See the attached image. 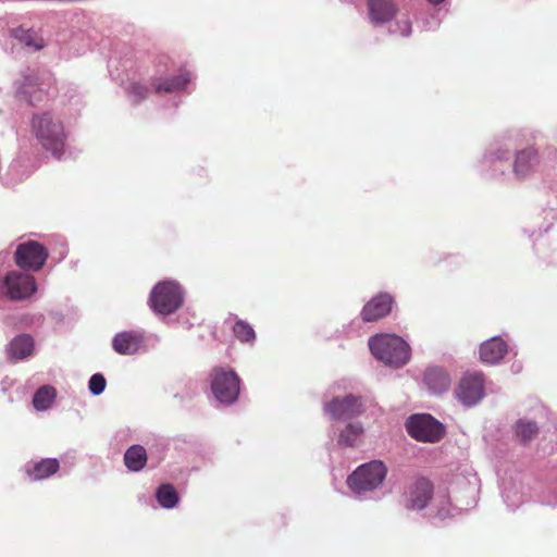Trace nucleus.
<instances>
[{
    "label": "nucleus",
    "mask_w": 557,
    "mask_h": 557,
    "mask_svg": "<svg viewBox=\"0 0 557 557\" xmlns=\"http://www.w3.org/2000/svg\"><path fill=\"white\" fill-rule=\"evenodd\" d=\"M45 85V77L40 73H33L24 77L21 91L25 96L32 97V91L34 87H41Z\"/></svg>",
    "instance_id": "cd10ccee"
},
{
    "label": "nucleus",
    "mask_w": 557,
    "mask_h": 557,
    "mask_svg": "<svg viewBox=\"0 0 557 557\" xmlns=\"http://www.w3.org/2000/svg\"><path fill=\"white\" fill-rule=\"evenodd\" d=\"M11 36L18 42L26 47L33 48L38 51L45 48V39L33 28H25L23 26L11 29Z\"/></svg>",
    "instance_id": "a211bd4d"
},
{
    "label": "nucleus",
    "mask_w": 557,
    "mask_h": 557,
    "mask_svg": "<svg viewBox=\"0 0 557 557\" xmlns=\"http://www.w3.org/2000/svg\"><path fill=\"white\" fill-rule=\"evenodd\" d=\"M156 497L163 508H173L178 503L177 492L171 484L160 485L157 490Z\"/></svg>",
    "instance_id": "a878e982"
},
{
    "label": "nucleus",
    "mask_w": 557,
    "mask_h": 557,
    "mask_svg": "<svg viewBox=\"0 0 557 557\" xmlns=\"http://www.w3.org/2000/svg\"><path fill=\"white\" fill-rule=\"evenodd\" d=\"M539 433V426L535 422L529 420H519L515 425V435L521 443H528Z\"/></svg>",
    "instance_id": "5701e85b"
},
{
    "label": "nucleus",
    "mask_w": 557,
    "mask_h": 557,
    "mask_svg": "<svg viewBox=\"0 0 557 557\" xmlns=\"http://www.w3.org/2000/svg\"><path fill=\"white\" fill-rule=\"evenodd\" d=\"M387 474V468L380 460L359 466L347 479V484L356 493L371 492L379 487Z\"/></svg>",
    "instance_id": "7ed1b4c3"
},
{
    "label": "nucleus",
    "mask_w": 557,
    "mask_h": 557,
    "mask_svg": "<svg viewBox=\"0 0 557 557\" xmlns=\"http://www.w3.org/2000/svg\"><path fill=\"white\" fill-rule=\"evenodd\" d=\"M124 463L131 471H140L147 463L146 449L140 445L131 446L124 454Z\"/></svg>",
    "instance_id": "412c9836"
},
{
    "label": "nucleus",
    "mask_w": 557,
    "mask_h": 557,
    "mask_svg": "<svg viewBox=\"0 0 557 557\" xmlns=\"http://www.w3.org/2000/svg\"><path fill=\"white\" fill-rule=\"evenodd\" d=\"M540 158L537 151L528 147L517 151L513 161V173L518 177H525L531 174L534 169L539 165Z\"/></svg>",
    "instance_id": "ddd939ff"
},
{
    "label": "nucleus",
    "mask_w": 557,
    "mask_h": 557,
    "mask_svg": "<svg viewBox=\"0 0 557 557\" xmlns=\"http://www.w3.org/2000/svg\"><path fill=\"white\" fill-rule=\"evenodd\" d=\"M49 257L46 246L36 240H27L17 245L14 252L15 264L24 271H40Z\"/></svg>",
    "instance_id": "0eeeda50"
},
{
    "label": "nucleus",
    "mask_w": 557,
    "mask_h": 557,
    "mask_svg": "<svg viewBox=\"0 0 557 557\" xmlns=\"http://www.w3.org/2000/svg\"><path fill=\"white\" fill-rule=\"evenodd\" d=\"M189 82V77L187 74L182 73L172 78L165 79L162 83H159L154 86V90L157 94L160 92H174L183 89Z\"/></svg>",
    "instance_id": "393cba45"
},
{
    "label": "nucleus",
    "mask_w": 557,
    "mask_h": 557,
    "mask_svg": "<svg viewBox=\"0 0 557 557\" xmlns=\"http://www.w3.org/2000/svg\"><path fill=\"white\" fill-rule=\"evenodd\" d=\"M324 411L333 420H349L361 416L364 407L360 397L346 395L335 397L324 406Z\"/></svg>",
    "instance_id": "1a4fd4ad"
},
{
    "label": "nucleus",
    "mask_w": 557,
    "mask_h": 557,
    "mask_svg": "<svg viewBox=\"0 0 557 557\" xmlns=\"http://www.w3.org/2000/svg\"><path fill=\"white\" fill-rule=\"evenodd\" d=\"M107 382L102 374L96 373L89 380V391L94 395H100L106 388Z\"/></svg>",
    "instance_id": "c756f323"
},
{
    "label": "nucleus",
    "mask_w": 557,
    "mask_h": 557,
    "mask_svg": "<svg viewBox=\"0 0 557 557\" xmlns=\"http://www.w3.org/2000/svg\"><path fill=\"white\" fill-rule=\"evenodd\" d=\"M211 391L216 400L232 405L239 396L240 380L233 370L214 368L211 371Z\"/></svg>",
    "instance_id": "39448f33"
},
{
    "label": "nucleus",
    "mask_w": 557,
    "mask_h": 557,
    "mask_svg": "<svg viewBox=\"0 0 557 557\" xmlns=\"http://www.w3.org/2000/svg\"><path fill=\"white\" fill-rule=\"evenodd\" d=\"M60 469V462L55 458H45L39 461L28 462L25 466V472L33 481L48 479L55 474Z\"/></svg>",
    "instance_id": "dca6fc26"
},
{
    "label": "nucleus",
    "mask_w": 557,
    "mask_h": 557,
    "mask_svg": "<svg viewBox=\"0 0 557 557\" xmlns=\"http://www.w3.org/2000/svg\"><path fill=\"white\" fill-rule=\"evenodd\" d=\"M430 3L432 4H440L442 3L444 0H428Z\"/></svg>",
    "instance_id": "7c9ffc66"
},
{
    "label": "nucleus",
    "mask_w": 557,
    "mask_h": 557,
    "mask_svg": "<svg viewBox=\"0 0 557 557\" xmlns=\"http://www.w3.org/2000/svg\"><path fill=\"white\" fill-rule=\"evenodd\" d=\"M458 400L465 406L478 404L484 396V375L481 372L466 373L456 389Z\"/></svg>",
    "instance_id": "6e6552de"
},
{
    "label": "nucleus",
    "mask_w": 557,
    "mask_h": 557,
    "mask_svg": "<svg viewBox=\"0 0 557 557\" xmlns=\"http://www.w3.org/2000/svg\"><path fill=\"white\" fill-rule=\"evenodd\" d=\"M7 295L12 300H24L37 290V283L33 275L16 271L9 272L4 277Z\"/></svg>",
    "instance_id": "9d476101"
},
{
    "label": "nucleus",
    "mask_w": 557,
    "mask_h": 557,
    "mask_svg": "<svg viewBox=\"0 0 557 557\" xmlns=\"http://www.w3.org/2000/svg\"><path fill=\"white\" fill-rule=\"evenodd\" d=\"M34 350V341L27 334L13 338L9 345V355L12 359L23 360L30 356Z\"/></svg>",
    "instance_id": "aec40b11"
},
{
    "label": "nucleus",
    "mask_w": 557,
    "mask_h": 557,
    "mask_svg": "<svg viewBox=\"0 0 557 557\" xmlns=\"http://www.w3.org/2000/svg\"><path fill=\"white\" fill-rule=\"evenodd\" d=\"M507 354V345L500 337H493L480 346V359L484 363H496Z\"/></svg>",
    "instance_id": "f3484780"
},
{
    "label": "nucleus",
    "mask_w": 557,
    "mask_h": 557,
    "mask_svg": "<svg viewBox=\"0 0 557 557\" xmlns=\"http://www.w3.org/2000/svg\"><path fill=\"white\" fill-rule=\"evenodd\" d=\"M233 333L237 339L243 343H253L256 339V333L252 326L244 321L237 320L233 326Z\"/></svg>",
    "instance_id": "bb28decb"
},
{
    "label": "nucleus",
    "mask_w": 557,
    "mask_h": 557,
    "mask_svg": "<svg viewBox=\"0 0 557 557\" xmlns=\"http://www.w3.org/2000/svg\"><path fill=\"white\" fill-rule=\"evenodd\" d=\"M362 433L363 428L360 423H348L338 436V444L346 447H352L356 445Z\"/></svg>",
    "instance_id": "b1692460"
},
{
    "label": "nucleus",
    "mask_w": 557,
    "mask_h": 557,
    "mask_svg": "<svg viewBox=\"0 0 557 557\" xmlns=\"http://www.w3.org/2000/svg\"><path fill=\"white\" fill-rule=\"evenodd\" d=\"M57 396V391L51 385H44L39 387L33 398V405L37 410H47L53 404Z\"/></svg>",
    "instance_id": "4be33fe9"
},
{
    "label": "nucleus",
    "mask_w": 557,
    "mask_h": 557,
    "mask_svg": "<svg viewBox=\"0 0 557 557\" xmlns=\"http://www.w3.org/2000/svg\"><path fill=\"white\" fill-rule=\"evenodd\" d=\"M406 429L412 438L424 443H436L445 434L443 424L426 413L413 414L408 418Z\"/></svg>",
    "instance_id": "423d86ee"
},
{
    "label": "nucleus",
    "mask_w": 557,
    "mask_h": 557,
    "mask_svg": "<svg viewBox=\"0 0 557 557\" xmlns=\"http://www.w3.org/2000/svg\"><path fill=\"white\" fill-rule=\"evenodd\" d=\"M150 306L159 314L168 315L175 312L183 304V292L174 282L158 283L150 294Z\"/></svg>",
    "instance_id": "20e7f679"
},
{
    "label": "nucleus",
    "mask_w": 557,
    "mask_h": 557,
    "mask_svg": "<svg viewBox=\"0 0 557 557\" xmlns=\"http://www.w3.org/2000/svg\"><path fill=\"white\" fill-rule=\"evenodd\" d=\"M143 342V336L137 332H121L113 337L112 347L120 355H133L139 350Z\"/></svg>",
    "instance_id": "4468645a"
},
{
    "label": "nucleus",
    "mask_w": 557,
    "mask_h": 557,
    "mask_svg": "<svg viewBox=\"0 0 557 557\" xmlns=\"http://www.w3.org/2000/svg\"><path fill=\"white\" fill-rule=\"evenodd\" d=\"M424 382L429 389L436 394L445 392L450 386V377L442 368H430L424 374Z\"/></svg>",
    "instance_id": "6ab92c4d"
},
{
    "label": "nucleus",
    "mask_w": 557,
    "mask_h": 557,
    "mask_svg": "<svg viewBox=\"0 0 557 557\" xmlns=\"http://www.w3.org/2000/svg\"><path fill=\"white\" fill-rule=\"evenodd\" d=\"M368 10L374 24L389 22L397 13V7L392 0H368Z\"/></svg>",
    "instance_id": "2eb2a0df"
},
{
    "label": "nucleus",
    "mask_w": 557,
    "mask_h": 557,
    "mask_svg": "<svg viewBox=\"0 0 557 557\" xmlns=\"http://www.w3.org/2000/svg\"><path fill=\"white\" fill-rule=\"evenodd\" d=\"M394 298L387 293H380L372 297L361 310L363 322H374L385 318L392 311Z\"/></svg>",
    "instance_id": "9b49d317"
},
{
    "label": "nucleus",
    "mask_w": 557,
    "mask_h": 557,
    "mask_svg": "<svg viewBox=\"0 0 557 557\" xmlns=\"http://www.w3.org/2000/svg\"><path fill=\"white\" fill-rule=\"evenodd\" d=\"M32 132L40 146L60 159L64 153L66 134L63 123L50 113L35 114L32 119Z\"/></svg>",
    "instance_id": "f257e3e1"
},
{
    "label": "nucleus",
    "mask_w": 557,
    "mask_h": 557,
    "mask_svg": "<svg viewBox=\"0 0 557 557\" xmlns=\"http://www.w3.org/2000/svg\"><path fill=\"white\" fill-rule=\"evenodd\" d=\"M432 483L425 478H420L409 486L405 506L408 509L421 510L426 507L432 498Z\"/></svg>",
    "instance_id": "f8f14e48"
},
{
    "label": "nucleus",
    "mask_w": 557,
    "mask_h": 557,
    "mask_svg": "<svg viewBox=\"0 0 557 557\" xmlns=\"http://www.w3.org/2000/svg\"><path fill=\"white\" fill-rule=\"evenodd\" d=\"M369 347L375 358L392 367L399 368L409 360L408 344L395 334L374 335Z\"/></svg>",
    "instance_id": "f03ea898"
},
{
    "label": "nucleus",
    "mask_w": 557,
    "mask_h": 557,
    "mask_svg": "<svg viewBox=\"0 0 557 557\" xmlns=\"http://www.w3.org/2000/svg\"><path fill=\"white\" fill-rule=\"evenodd\" d=\"M148 94V87L140 83H131L127 87V95L132 98V100L135 103H138L146 99Z\"/></svg>",
    "instance_id": "c85d7f7f"
}]
</instances>
